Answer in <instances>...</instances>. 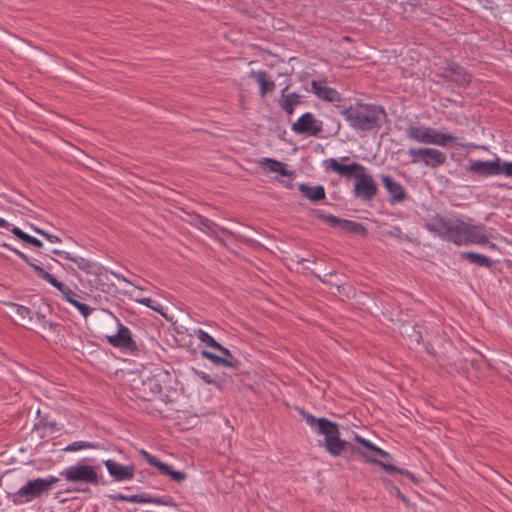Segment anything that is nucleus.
I'll return each mask as SVG.
<instances>
[{"mask_svg": "<svg viewBox=\"0 0 512 512\" xmlns=\"http://www.w3.org/2000/svg\"><path fill=\"white\" fill-rule=\"evenodd\" d=\"M197 374L205 383H207V384L214 383V380L207 373H205V372H198Z\"/></svg>", "mask_w": 512, "mask_h": 512, "instance_id": "c03bdc74", "label": "nucleus"}, {"mask_svg": "<svg viewBox=\"0 0 512 512\" xmlns=\"http://www.w3.org/2000/svg\"><path fill=\"white\" fill-rule=\"evenodd\" d=\"M382 481L385 485L391 484V482L387 478H384Z\"/></svg>", "mask_w": 512, "mask_h": 512, "instance_id": "8fccbe9b", "label": "nucleus"}, {"mask_svg": "<svg viewBox=\"0 0 512 512\" xmlns=\"http://www.w3.org/2000/svg\"><path fill=\"white\" fill-rule=\"evenodd\" d=\"M195 336L198 340H200L202 343H205L208 347L215 348L219 347V343L206 331L202 329H198L195 331Z\"/></svg>", "mask_w": 512, "mask_h": 512, "instance_id": "c756f323", "label": "nucleus"}, {"mask_svg": "<svg viewBox=\"0 0 512 512\" xmlns=\"http://www.w3.org/2000/svg\"><path fill=\"white\" fill-rule=\"evenodd\" d=\"M501 174L512 178V162H500V175Z\"/></svg>", "mask_w": 512, "mask_h": 512, "instance_id": "58836bf2", "label": "nucleus"}, {"mask_svg": "<svg viewBox=\"0 0 512 512\" xmlns=\"http://www.w3.org/2000/svg\"><path fill=\"white\" fill-rule=\"evenodd\" d=\"M116 277H117V279H118V280H121V281H123V282H125V283H127V284H129V285H132V286H134L135 288H137V289H139V290H143V288H142V287H140L139 285H137V284L133 283L132 281H130L128 278H126V277H125V276H123V275H121V276H120V275H117Z\"/></svg>", "mask_w": 512, "mask_h": 512, "instance_id": "a18cd8bd", "label": "nucleus"}, {"mask_svg": "<svg viewBox=\"0 0 512 512\" xmlns=\"http://www.w3.org/2000/svg\"><path fill=\"white\" fill-rule=\"evenodd\" d=\"M143 458L153 467H156L162 475L169 476L173 481L181 483L186 480L187 475L182 471L173 470L168 464L160 461L157 457L153 456L145 450H141Z\"/></svg>", "mask_w": 512, "mask_h": 512, "instance_id": "ddd939ff", "label": "nucleus"}, {"mask_svg": "<svg viewBox=\"0 0 512 512\" xmlns=\"http://www.w3.org/2000/svg\"><path fill=\"white\" fill-rule=\"evenodd\" d=\"M253 77L260 86V94L264 97L267 93L275 89V83L267 79V74L264 71L254 72Z\"/></svg>", "mask_w": 512, "mask_h": 512, "instance_id": "a878e982", "label": "nucleus"}, {"mask_svg": "<svg viewBox=\"0 0 512 512\" xmlns=\"http://www.w3.org/2000/svg\"><path fill=\"white\" fill-rule=\"evenodd\" d=\"M461 258L481 267L490 268L492 266L491 259L475 252H462Z\"/></svg>", "mask_w": 512, "mask_h": 512, "instance_id": "bb28decb", "label": "nucleus"}, {"mask_svg": "<svg viewBox=\"0 0 512 512\" xmlns=\"http://www.w3.org/2000/svg\"><path fill=\"white\" fill-rule=\"evenodd\" d=\"M483 227L464 223V240L465 245L469 243L486 244L489 242L488 237L482 233Z\"/></svg>", "mask_w": 512, "mask_h": 512, "instance_id": "aec40b11", "label": "nucleus"}, {"mask_svg": "<svg viewBox=\"0 0 512 512\" xmlns=\"http://www.w3.org/2000/svg\"><path fill=\"white\" fill-rule=\"evenodd\" d=\"M446 241L453 242L457 245H465L464 240V222L459 221L457 223L452 222L450 227L449 235Z\"/></svg>", "mask_w": 512, "mask_h": 512, "instance_id": "b1692460", "label": "nucleus"}, {"mask_svg": "<svg viewBox=\"0 0 512 512\" xmlns=\"http://www.w3.org/2000/svg\"><path fill=\"white\" fill-rule=\"evenodd\" d=\"M415 333H416V334H415V341H416L417 343H420V341L422 340V335H421V333H420V332H417V331H415Z\"/></svg>", "mask_w": 512, "mask_h": 512, "instance_id": "09e8293b", "label": "nucleus"}, {"mask_svg": "<svg viewBox=\"0 0 512 512\" xmlns=\"http://www.w3.org/2000/svg\"><path fill=\"white\" fill-rule=\"evenodd\" d=\"M260 165L268 169L270 172L278 173L282 176H289L291 173L286 169L284 163L277 161L272 158H263L260 162Z\"/></svg>", "mask_w": 512, "mask_h": 512, "instance_id": "393cba45", "label": "nucleus"}, {"mask_svg": "<svg viewBox=\"0 0 512 512\" xmlns=\"http://www.w3.org/2000/svg\"><path fill=\"white\" fill-rule=\"evenodd\" d=\"M58 482V478L50 476L48 478H37L28 481L23 487H21L17 495L21 498H25L27 501L34 498L40 497L44 493H48L52 486Z\"/></svg>", "mask_w": 512, "mask_h": 512, "instance_id": "0eeeda50", "label": "nucleus"}, {"mask_svg": "<svg viewBox=\"0 0 512 512\" xmlns=\"http://www.w3.org/2000/svg\"><path fill=\"white\" fill-rule=\"evenodd\" d=\"M380 179L389 193L392 203H400L405 200L406 192L400 183L394 181L389 175H381Z\"/></svg>", "mask_w": 512, "mask_h": 512, "instance_id": "6ab92c4d", "label": "nucleus"}, {"mask_svg": "<svg viewBox=\"0 0 512 512\" xmlns=\"http://www.w3.org/2000/svg\"><path fill=\"white\" fill-rule=\"evenodd\" d=\"M490 247H491V248H496V245H495V244H493V243H491V244H490Z\"/></svg>", "mask_w": 512, "mask_h": 512, "instance_id": "3c124183", "label": "nucleus"}, {"mask_svg": "<svg viewBox=\"0 0 512 512\" xmlns=\"http://www.w3.org/2000/svg\"><path fill=\"white\" fill-rule=\"evenodd\" d=\"M53 254L59 256V257H62L66 260L68 259H72V255L69 253V252H66V251H62V250H58V249H54L52 251Z\"/></svg>", "mask_w": 512, "mask_h": 512, "instance_id": "a19ab883", "label": "nucleus"}, {"mask_svg": "<svg viewBox=\"0 0 512 512\" xmlns=\"http://www.w3.org/2000/svg\"><path fill=\"white\" fill-rule=\"evenodd\" d=\"M205 217L201 216V215H198V214H194V215H191V220H190V223L197 227L199 229V227L203 224V222L205 221Z\"/></svg>", "mask_w": 512, "mask_h": 512, "instance_id": "ea45409f", "label": "nucleus"}, {"mask_svg": "<svg viewBox=\"0 0 512 512\" xmlns=\"http://www.w3.org/2000/svg\"><path fill=\"white\" fill-rule=\"evenodd\" d=\"M201 356L205 359L210 360L212 363L216 365H223L226 367H236L238 365V361H232L228 358L221 357L219 355H216L208 350H202Z\"/></svg>", "mask_w": 512, "mask_h": 512, "instance_id": "cd10ccee", "label": "nucleus"}, {"mask_svg": "<svg viewBox=\"0 0 512 512\" xmlns=\"http://www.w3.org/2000/svg\"><path fill=\"white\" fill-rule=\"evenodd\" d=\"M216 227V224L209 220V219H205V221L203 222V224L199 227V229L201 231H203L204 233L212 236L214 234V228Z\"/></svg>", "mask_w": 512, "mask_h": 512, "instance_id": "c9c22d12", "label": "nucleus"}, {"mask_svg": "<svg viewBox=\"0 0 512 512\" xmlns=\"http://www.w3.org/2000/svg\"><path fill=\"white\" fill-rule=\"evenodd\" d=\"M69 260L74 262L80 270L85 271L87 273H90L93 268V263L90 260L85 259L83 257L72 256V259Z\"/></svg>", "mask_w": 512, "mask_h": 512, "instance_id": "2f4dec72", "label": "nucleus"}, {"mask_svg": "<svg viewBox=\"0 0 512 512\" xmlns=\"http://www.w3.org/2000/svg\"><path fill=\"white\" fill-rule=\"evenodd\" d=\"M214 349L219 350L223 355H225V356H226L225 358H228V359H230V360L234 361V360H233V356H232V354H231V352H230V350H229V349H227V348L223 347V346H222V345H220V344H219V347H215Z\"/></svg>", "mask_w": 512, "mask_h": 512, "instance_id": "37998d69", "label": "nucleus"}, {"mask_svg": "<svg viewBox=\"0 0 512 512\" xmlns=\"http://www.w3.org/2000/svg\"><path fill=\"white\" fill-rule=\"evenodd\" d=\"M96 445L86 441H75L69 444L64 450L68 452H75L82 449H94Z\"/></svg>", "mask_w": 512, "mask_h": 512, "instance_id": "7c9ffc66", "label": "nucleus"}, {"mask_svg": "<svg viewBox=\"0 0 512 512\" xmlns=\"http://www.w3.org/2000/svg\"><path fill=\"white\" fill-rule=\"evenodd\" d=\"M0 227L8 229L10 227V224L5 219L0 218Z\"/></svg>", "mask_w": 512, "mask_h": 512, "instance_id": "de8ad7c7", "label": "nucleus"}, {"mask_svg": "<svg viewBox=\"0 0 512 512\" xmlns=\"http://www.w3.org/2000/svg\"><path fill=\"white\" fill-rule=\"evenodd\" d=\"M304 417L309 426H316V432L324 436V448L331 456L339 457L344 452L350 451L352 454H358L366 462L380 466L388 473H399L411 480H414L413 474L408 470L400 469L395 465L372 458L350 442L341 439L337 423L332 422L327 418H316L311 414H305Z\"/></svg>", "mask_w": 512, "mask_h": 512, "instance_id": "f257e3e1", "label": "nucleus"}, {"mask_svg": "<svg viewBox=\"0 0 512 512\" xmlns=\"http://www.w3.org/2000/svg\"><path fill=\"white\" fill-rule=\"evenodd\" d=\"M137 302L153 309L154 311H157V312L160 311V305L157 302H155L154 300H152L151 298H140V299H137Z\"/></svg>", "mask_w": 512, "mask_h": 512, "instance_id": "4c0bfd02", "label": "nucleus"}, {"mask_svg": "<svg viewBox=\"0 0 512 512\" xmlns=\"http://www.w3.org/2000/svg\"><path fill=\"white\" fill-rule=\"evenodd\" d=\"M323 221L328 223L331 227H339L342 231L352 234H365V227L355 221L338 218L334 215H320Z\"/></svg>", "mask_w": 512, "mask_h": 512, "instance_id": "2eb2a0df", "label": "nucleus"}, {"mask_svg": "<svg viewBox=\"0 0 512 512\" xmlns=\"http://www.w3.org/2000/svg\"><path fill=\"white\" fill-rule=\"evenodd\" d=\"M406 134L409 139L415 142L438 146H446L449 142L455 140L453 135L438 132L434 128L424 126H409L406 129Z\"/></svg>", "mask_w": 512, "mask_h": 512, "instance_id": "39448f33", "label": "nucleus"}, {"mask_svg": "<svg viewBox=\"0 0 512 512\" xmlns=\"http://www.w3.org/2000/svg\"><path fill=\"white\" fill-rule=\"evenodd\" d=\"M291 129L297 134L317 137L323 131V123L316 119L312 113L307 112L292 124Z\"/></svg>", "mask_w": 512, "mask_h": 512, "instance_id": "6e6552de", "label": "nucleus"}, {"mask_svg": "<svg viewBox=\"0 0 512 512\" xmlns=\"http://www.w3.org/2000/svg\"><path fill=\"white\" fill-rule=\"evenodd\" d=\"M354 195L361 200L371 201L377 194V186L371 175L365 171L355 175Z\"/></svg>", "mask_w": 512, "mask_h": 512, "instance_id": "1a4fd4ad", "label": "nucleus"}, {"mask_svg": "<svg viewBox=\"0 0 512 512\" xmlns=\"http://www.w3.org/2000/svg\"><path fill=\"white\" fill-rule=\"evenodd\" d=\"M116 500L120 501H128L131 503H153L158 505H170L171 499L169 497L164 498H154L150 496H144V495H131V496H124V495H117L114 497Z\"/></svg>", "mask_w": 512, "mask_h": 512, "instance_id": "4be33fe9", "label": "nucleus"}, {"mask_svg": "<svg viewBox=\"0 0 512 512\" xmlns=\"http://www.w3.org/2000/svg\"><path fill=\"white\" fill-rule=\"evenodd\" d=\"M408 155L413 164H423L426 167L435 169L446 162V154L435 148L413 147L408 149Z\"/></svg>", "mask_w": 512, "mask_h": 512, "instance_id": "423d86ee", "label": "nucleus"}, {"mask_svg": "<svg viewBox=\"0 0 512 512\" xmlns=\"http://www.w3.org/2000/svg\"><path fill=\"white\" fill-rule=\"evenodd\" d=\"M354 440L359 443L360 445H364L366 439H364L363 437L359 436V435H355L354 437Z\"/></svg>", "mask_w": 512, "mask_h": 512, "instance_id": "49530a36", "label": "nucleus"}, {"mask_svg": "<svg viewBox=\"0 0 512 512\" xmlns=\"http://www.w3.org/2000/svg\"><path fill=\"white\" fill-rule=\"evenodd\" d=\"M440 77L461 87L469 85L471 81V75L466 71V69L452 61L447 63V66L440 74Z\"/></svg>", "mask_w": 512, "mask_h": 512, "instance_id": "9d476101", "label": "nucleus"}, {"mask_svg": "<svg viewBox=\"0 0 512 512\" xmlns=\"http://www.w3.org/2000/svg\"><path fill=\"white\" fill-rule=\"evenodd\" d=\"M3 246L13 251L27 265L32 267L39 278L47 281L53 287L59 290L62 293L64 299L70 304H72L85 318L90 315L92 309L88 305L78 301L77 298H79V295L76 292H74L69 286L58 281L53 275L44 270L40 265L31 262L29 257L23 252L19 251L16 248H11L8 244H3Z\"/></svg>", "mask_w": 512, "mask_h": 512, "instance_id": "7ed1b4c3", "label": "nucleus"}, {"mask_svg": "<svg viewBox=\"0 0 512 512\" xmlns=\"http://www.w3.org/2000/svg\"><path fill=\"white\" fill-rule=\"evenodd\" d=\"M466 170L479 177L500 175V160L494 161L471 160Z\"/></svg>", "mask_w": 512, "mask_h": 512, "instance_id": "9b49d317", "label": "nucleus"}, {"mask_svg": "<svg viewBox=\"0 0 512 512\" xmlns=\"http://www.w3.org/2000/svg\"><path fill=\"white\" fill-rule=\"evenodd\" d=\"M11 306L15 309L16 315L22 320L25 318H29V320H31V310L29 308L19 304H11Z\"/></svg>", "mask_w": 512, "mask_h": 512, "instance_id": "473e14b6", "label": "nucleus"}, {"mask_svg": "<svg viewBox=\"0 0 512 512\" xmlns=\"http://www.w3.org/2000/svg\"><path fill=\"white\" fill-rule=\"evenodd\" d=\"M118 322V331L115 335L106 336L110 345L116 348L127 350H135L137 348L136 342L132 339L131 332L128 327Z\"/></svg>", "mask_w": 512, "mask_h": 512, "instance_id": "4468645a", "label": "nucleus"}, {"mask_svg": "<svg viewBox=\"0 0 512 512\" xmlns=\"http://www.w3.org/2000/svg\"><path fill=\"white\" fill-rule=\"evenodd\" d=\"M104 464L115 481L130 480L134 477V466H125L111 459L105 460Z\"/></svg>", "mask_w": 512, "mask_h": 512, "instance_id": "dca6fc26", "label": "nucleus"}, {"mask_svg": "<svg viewBox=\"0 0 512 512\" xmlns=\"http://www.w3.org/2000/svg\"><path fill=\"white\" fill-rule=\"evenodd\" d=\"M363 447H365L366 449H368L370 451L375 452L376 454H378L381 457L391 458V455L388 452H386V451L382 450L381 448L375 446L373 443H371L368 440L365 441Z\"/></svg>", "mask_w": 512, "mask_h": 512, "instance_id": "72a5a7b5", "label": "nucleus"}, {"mask_svg": "<svg viewBox=\"0 0 512 512\" xmlns=\"http://www.w3.org/2000/svg\"><path fill=\"white\" fill-rule=\"evenodd\" d=\"M311 90L323 101L340 102L342 100L341 94L336 89L326 86L325 81L313 80Z\"/></svg>", "mask_w": 512, "mask_h": 512, "instance_id": "a211bd4d", "label": "nucleus"}, {"mask_svg": "<svg viewBox=\"0 0 512 512\" xmlns=\"http://www.w3.org/2000/svg\"><path fill=\"white\" fill-rule=\"evenodd\" d=\"M137 302L153 309L154 311H157V312L160 311V305L157 302H155L154 300H152L151 298H140V299H137Z\"/></svg>", "mask_w": 512, "mask_h": 512, "instance_id": "e433bc0d", "label": "nucleus"}, {"mask_svg": "<svg viewBox=\"0 0 512 512\" xmlns=\"http://www.w3.org/2000/svg\"><path fill=\"white\" fill-rule=\"evenodd\" d=\"M11 232L20 240H22L23 242H25L26 244H29L35 248H41L43 246V243L33 237V236H30L29 234L25 233L24 231H22L20 228L18 227H13L11 229Z\"/></svg>", "mask_w": 512, "mask_h": 512, "instance_id": "c85d7f7f", "label": "nucleus"}, {"mask_svg": "<svg viewBox=\"0 0 512 512\" xmlns=\"http://www.w3.org/2000/svg\"><path fill=\"white\" fill-rule=\"evenodd\" d=\"M60 475L71 483H86L93 486L100 484V476L96 467L86 464L84 460L62 470Z\"/></svg>", "mask_w": 512, "mask_h": 512, "instance_id": "20e7f679", "label": "nucleus"}, {"mask_svg": "<svg viewBox=\"0 0 512 512\" xmlns=\"http://www.w3.org/2000/svg\"><path fill=\"white\" fill-rule=\"evenodd\" d=\"M288 86L284 87L281 91L279 105L288 115L293 114L295 106L301 103L300 95L296 92H288Z\"/></svg>", "mask_w": 512, "mask_h": 512, "instance_id": "412c9836", "label": "nucleus"}, {"mask_svg": "<svg viewBox=\"0 0 512 512\" xmlns=\"http://www.w3.org/2000/svg\"><path fill=\"white\" fill-rule=\"evenodd\" d=\"M323 165L327 171H333L343 177H354L365 171V167L359 163L353 162L345 165L339 163L336 159L330 158L323 161Z\"/></svg>", "mask_w": 512, "mask_h": 512, "instance_id": "f8f14e48", "label": "nucleus"}, {"mask_svg": "<svg viewBox=\"0 0 512 512\" xmlns=\"http://www.w3.org/2000/svg\"><path fill=\"white\" fill-rule=\"evenodd\" d=\"M340 114L354 130L361 132L378 130L386 118V112L382 106L368 103L350 105L343 108Z\"/></svg>", "mask_w": 512, "mask_h": 512, "instance_id": "f03ea898", "label": "nucleus"}, {"mask_svg": "<svg viewBox=\"0 0 512 512\" xmlns=\"http://www.w3.org/2000/svg\"><path fill=\"white\" fill-rule=\"evenodd\" d=\"M299 191L311 202H318L325 199V189L322 185L309 186L305 183L299 185Z\"/></svg>", "mask_w": 512, "mask_h": 512, "instance_id": "5701e85b", "label": "nucleus"}, {"mask_svg": "<svg viewBox=\"0 0 512 512\" xmlns=\"http://www.w3.org/2000/svg\"><path fill=\"white\" fill-rule=\"evenodd\" d=\"M32 228H33V230H34L37 234H39V235L43 236L44 238H46V239H47L49 242H51V243H58V242H61V239H60L58 236H56V235L49 234V233H47L45 230L40 229V228H38V227H32Z\"/></svg>", "mask_w": 512, "mask_h": 512, "instance_id": "f704fd0d", "label": "nucleus"}, {"mask_svg": "<svg viewBox=\"0 0 512 512\" xmlns=\"http://www.w3.org/2000/svg\"><path fill=\"white\" fill-rule=\"evenodd\" d=\"M452 222L450 219L436 215L426 222L425 227L434 235L447 240Z\"/></svg>", "mask_w": 512, "mask_h": 512, "instance_id": "f3484780", "label": "nucleus"}, {"mask_svg": "<svg viewBox=\"0 0 512 512\" xmlns=\"http://www.w3.org/2000/svg\"><path fill=\"white\" fill-rule=\"evenodd\" d=\"M392 489L395 491L396 496L403 501V503L409 505L408 498L399 490V488L392 486Z\"/></svg>", "mask_w": 512, "mask_h": 512, "instance_id": "79ce46f5", "label": "nucleus"}]
</instances>
